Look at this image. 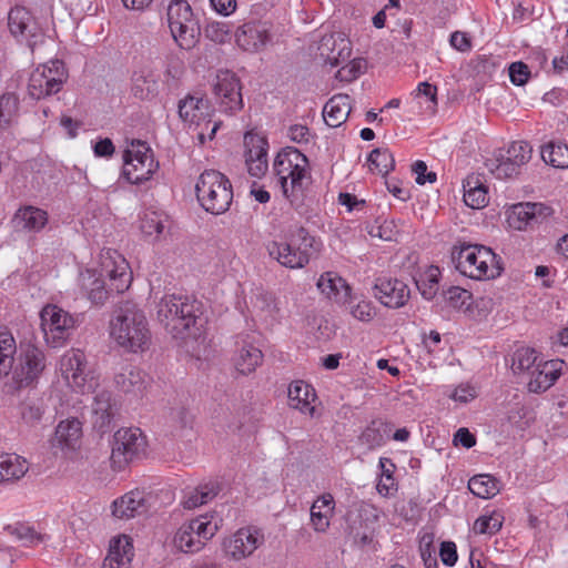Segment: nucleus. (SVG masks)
Listing matches in <instances>:
<instances>
[{"label":"nucleus","instance_id":"f257e3e1","mask_svg":"<svg viewBox=\"0 0 568 568\" xmlns=\"http://www.w3.org/2000/svg\"><path fill=\"white\" fill-rule=\"evenodd\" d=\"M156 315L165 331L176 339L196 338L205 323L202 302L183 295L163 296Z\"/></svg>","mask_w":568,"mask_h":568},{"label":"nucleus","instance_id":"f03ea898","mask_svg":"<svg viewBox=\"0 0 568 568\" xmlns=\"http://www.w3.org/2000/svg\"><path fill=\"white\" fill-rule=\"evenodd\" d=\"M307 165V158L294 146L283 148L273 163L283 193L296 210L304 205V192L311 182Z\"/></svg>","mask_w":568,"mask_h":568},{"label":"nucleus","instance_id":"7ed1b4c3","mask_svg":"<svg viewBox=\"0 0 568 568\" xmlns=\"http://www.w3.org/2000/svg\"><path fill=\"white\" fill-rule=\"evenodd\" d=\"M111 336L128 352L136 353L149 348L151 332L144 312L135 304L125 302L111 320Z\"/></svg>","mask_w":568,"mask_h":568},{"label":"nucleus","instance_id":"20e7f679","mask_svg":"<svg viewBox=\"0 0 568 568\" xmlns=\"http://www.w3.org/2000/svg\"><path fill=\"white\" fill-rule=\"evenodd\" d=\"M450 258L455 268L473 280H489L503 272L501 260L490 247L463 243L452 250Z\"/></svg>","mask_w":568,"mask_h":568},{"label":"nucleus","instance_id":"39448f33","mask_svg":"<svg viewBox=\"0 0 568 568\" xmlns=\"http://www.w3.org/2000/svg\"><path fill=\"white\" fill-rule=\"evenodd\" d=\"M318 251L320 243L303 226L291 232L284 242L267 244L268 255L287 268H303Z\"/></svg>","mask_w":568,"mask_h":568},{"label":"nucleus","instance_id":"423d86ee","mask_svg":"<svg viewBox=\"0 0 568 568\" xmlns=\"http://www.w3.org/2000/svg\"><path fill=\"white\" fill-rule=\"evenodd\" d=\"M44 368L45 356L43 352L31 344L21 345L17 361L12 357V367L8 372L11 375L4 384L6 393L13 395L23 388L33 387Z\"/></svg>","mask_w":568,"mask_h":568},{"label":"nucleus","instance_id":"0eeeda50","mask_svg":"<svg viewBox=\"0 0 568 568\" xmlns=\"http://www.w3.org/2000/svg\"><path fill=\"white\" fill-rule=\"evenodd\" d=\"M195 193L201 206L215 215L226 212L233 200L230 180L215 170H205L200 175Z\"/></svg>","mask_w":568,"mask_h":568},{"label":"nucleus","instance_id":"6e6552de","mask_svg":"<svg viewBox=\"0 0 568 568\" xmlns=\"http://www.w3.org/2000/svg\"><path fill=\"white\" fill-rule=\"evenodd\" d=\"M171 34L183 50L195 47L201 34L197 18L186 0H171L166 10Z\"/></svg>","mask_w":568,"mask_h":568},{"label":"nucleus","instance_id":"1a4fd4ad","mask_svg":"<svg viewBox=\"0 0 568 568\" xmlns=\"http://www.w3.org/2000/svg\"><path fill=\"white\" fill-rule=\"evenodd\" d=\"M69 78L61 60H50L38 65L30 74L28 94L34 100L47 99L59 93Z\"/></svg>","mask_w":568,"mask_h":568},{"label":"nucleus","instance_id":"9d476101","mask_svg":"<svg viewBox=\"0 0 568 568\" xmlns=\"http://www.w3.org/2000/svg\"><path fill=\"white\" fill-rule=\"evenodd\" d=\"M122 175L131 184H141L152 176L158 168L149 145L142 141H133L124 151Z\"/></svg>","mask_w":568,"mask_h":568},{"label":"nucleus","instance_id":"9b49d317","mask_svg":"<svg viewBox=\"0 0 568 568\" xmlns=\"http://www.w3.org/2000/svg\"><path fill=\"white\" fill-rule=\"evenodd\" d=\"M60 369L69 385L82 394L93 392L98 386L97 379L88 367L85 355L80 349H73L63 355Z\"/></svg>","mask_w":568,"mask_h":568},{"label":"nucleus","instance_id":"f8f14e48","mask_svg":"<svg viewBox=\"0 0 568 568\" xmlns=\"http://www.w3.org/2000/svg\"><path fill=\"white\" fill-rule=\"evenodd\" d=\"M145 447V440L139 428H121L113 436L111 464L116 470H122L138 457Z\"/></svg>","mask_w":568,"mask_h":568},{"label":"nucleus","instance_id":"ddd939ff","mask_svg":"<svg viewBox=\"0 0 568 568\" xmlns=\"http://www.w3.org/2000/svg\"><path fill=\"white\" fill-rule=\"evenodd\" d=\"M40 320L45 342L52 347L61 346L74 326L73 317L57 305L43 307Z\"/></svg>","mask_w":568,"mask_h":568},{"label":"nucleus","instance_id":"4468645a","mask_svg":"<svg viewBox=\"0 0 568 568\" xmlns=\"http://www.w3.org/2000/svg\"><path fill=\"white\" fill-rule=\"evenodd\" d=\"M213 91L224 112L232 114L243 108L242 85L235 73L220 71Z\"/></svg>","mask_w":568,"mask_h":568},{"label":"nucleus","instance_id":"2eb2a0df","mask_svg":"<svg viewBox=\"0 0 568 568\" xmlns=\"http://www.w3.org/2000/svg\"><path fill=\"white\" fill-rule=\"evenodd\" d=\"M264 544V535L254 527H244L225 538L223 551L225 556L234 560H241L251 556Z\"/></svg>","mask_w":568,"mask_h":568},{"label":"nucleus","instance_id":"dca6fc26","mask_svg":"<svg viewBox=\"0 0 568 568\" xmlns=\"http://www.w3.org/2000/svg\"><path fill=\"white\" fill-rule=\"evenodd\" d=\"M8 27L14 38L24 41L31 49L42 39L40 27L24 7L17 6L9 11Z\"/></svg>","mask_w":568,"mask_h":568},{"label":"nucleus","instance_id":"f3484780","mask_svg":"<svg viewBox=\"0 0 568 568\" xmlns=\"http://www.w3.org/2000/svg\"><path fill=\"white\" fill-rule=\"evenodd\" d=\"M317 51L325 65L337 67L349 59L352 43L342 32L324 34L320 40Z\"/></svg>","mask_w":568,"mask_h":568},{"label":"nucleus","instance_id":"a211bd4d","mask_svg":"<svg viewBox=\"0 0 568 568\" xmlns=\"http://www.w3.org/2000/svg\"><path fill=\"white\" fill-rule=\"evenodd\" d=\"M374 296L386 307L399 308L409 298L408 286L397 278L378 277L373 287Z\"/></svg>","mask_w":568,"mask_h":568},{"label":"nucleus","instance_id":"6ab92c4d","mask_svg":"<svg viewBox=\"0 0 568 568\" xmlns=\"http://www.w3.org/2000/svg\"><path fill=\"white\" fill-rule=\"evenodd\" d=\"M244 145L246 148L245 163L247 165L248 173L254 178L263 176L268 168V142L266 138L247 132L244 135Z\"/></svg>","mask_w":568,"mask_h":568},{"label":"nucleus","instance_id":"aec40b11","mask_svg":"<svg viewBox=\"0 0 568 568\" xmlns=\"http://www.w3.org/2000/svg\"><path fill=\"white\" fill-rule=\"evenodd\" d=\"M235 40L244 51L258 52L271 41L270 27L262 21L245 22L237 28Z\"/></svg>","mask_w":568,"mask_h":568},{"label":"nucleus","instance_id":"412c9836","mask_svg":"<svg viewBox=\"0 0 568 568\" xmlns=\"http://www.w3.org/2000/svg\"><path fill=\"white\" fill-rule=\"evenodd\" d=\"M551 213L552 209L542 203H518L513 205L508 222L511 227L521 231L541 223Z\"/></svg>","mask_w":568,"mask_h":568},{"label":"nucleus","instance_id":"4be33fe9","mask_svg":"<svg viewBox=\"0 0 568 568\" xmlns=\"http://www.w3.org/2000/svg\"><path fill=\"white\" fill-rule=\"evenodd\" d=\"M119 406L112 393L105 389L98 392L92 403V424L101 434L111 429L118 415Z\"/></svg>","mask_w":568,"mask_h":568},{"label":"nucleus","instance_id":"5701e85b","mask_svg":"<svg viewBox=\"0 0 568 568\" xmlns=\"http://www.w3.org/2000/svg\"><path fill=\"white\" fill-rule=\"evenodd\" d=\"M151 496L132 490L112 503V515L119 519H131L149 511Z\"/></svg>","mask_w":568,"mask_h":568},{"label":"nucleus","instance_id":"b1692460","mask_svg":"<svg viewBox=\"0 0 568 568\" xmlns=\"http://www.w3.org/2000/svg\"><path fill=\"white\" fill-rule=\"evenodd\" d=\"M562 366L564 362L559 359L539 361L538 366L529 375L528 390L540 394L549 389L561 375Z\"/></svg>","mask_w":568,"mask_h":568},{"label":"nucleus","instance_id":"393cba45","mask_svg":"<svg viewBox=\"0 0 568 568\" xmlns=\"http://www.w3.org/2000/svg\"><path fill=\"white\" fill-rule=\"evenodd\" d=\"M179 116L185 123L195 124L201 126L205 122L206 125L211 120L206 121L210 115L209 102L203 98L187 95L179 102Z\"/></svg>","mask_w":568,"mask_h":568},{"label":"nucleus","instance_id":"a878e982","mask_svg":"<svg viewBox=\"0 0 568 568\" xmlns=\"http://www.w3.org/2000/svg\"><path fill=\"white\" fill-rule=\"evenodd\" d=\"M317 288L328 300L336 303H347L351 294V287L346 281L335 272L323 273L317 283Z\"/></svg>","mask_w":568,"mask_h":568},{"label":"nucleus","instance_id":"bb28decb","mask_svg":"<svg viewBox=\"0 0 568 568\" xmlns=\"http://www.w3.org/2000/svg\"><path fill=\"white\" fill-rule=\"evenodd\" d=\"M80 287L87 297L95 305H103L109 298V290L101 274L94 270L80 273Z\"/></svg>","mask_w":568,"mask_h":568},{"label":"nucleus","instance_id":"cd10ccee","mask_svg":"<svg viewBox=\"0 0 568 568\" xmlns=\"http://www.w3.org/2000/svg\"><path fill=\"white\" fill-rule=\"evenodd\" d=\"M48 222L45 211L34 207L24 206L17 211L12 219V223L17 231L39 232Z\"/></svg>","mask_w":568,"mask_h":568},{"label":"nucleus","instance_id":"c85d7f7f","mask_svg":"<svg viewBox=\"0 0 568 568\" xmlns=\"http://www.w3.org/2000/svg\"><path fill=\"white\" fill-rule=\"evenodd\" d=\"M236 344L239 347L234 357L235 368L243 375L251 374L262 363L263 354L260 348L244 338Z\"/></svg>","mask_w":568,"mask_h":568},{"label":"nucleus","instance_id":"c756f323","mask_svg":"<svg viewBox=\"0 0 568 568\" xmlns=\"http://www.w3.org/2000/svg\"><path fill=\"white\" fill-rule=\"evenodd\" d=\"M351 97L347 94H336L332 97L323 109V116L326 124L331 128L342 125L351 112Z\"/></svg>","mask_w":568,"mask_h":568},{"label":"nucleus","instance_id":"7c9ffc66","mask_svg":"<svg viewBox=\"0 0 568 568\" xmlns=\"http://www.w3.org/2000/svg\"><path fill=\"white\" fill-rule=\"evenodd\" d=\"M315 397L316 394L312 385L303 381L292 382L288 386V404L292 408L302 413L313 414L314 406H312V403Z\"/></svg>","mask_w":568,"mask_h":568},{"label":"nucleus","instance_id":"2f4dec72","mask_svg":"<svg viewBox=\"0 0 568 568\" xmlns=\"http://www.w3.org/2000/svg\"><path fill=\"white\" fill-rule=\"evenodd\" d=\"M114 383L124 393L139 394L145 387L146 374L135 366L128 365L114 376Z\"/></svg>","mask_w":568,"mask_h":568},{"label":"nucleus","instance_id":"473e14b6","mask_svg":"<svg viewBox=\"0 0 568 568\" xmlns=\"http://www.w3.org/2000/svg\"><path fill=\"white\" fill-rule=\"evenodd\" d=\"M463 190L464 202L467 206L471 209H481L488 203L487 186L481 182L478 175H468L463 181Z\"/></svg>","mask_w":568,"mask_h":568},{"label":"nucleus","instance_id":"72a5a7b5","mask_svg":"<svg viewBox=\"0 0 568 568\" xmlns=\"http://www.w3.org/2000/svg\"><path fill=\"white\" fill-rule=\"evenodd\" d=\"M392 425L382 419L372 420L359 436V442L368 447L375 449L383 446L389 438Z\"/></svg>","mask_w":568,"mask_h":568},{"label":"nucleus","instance_id":"f704fd0d","mask_svg":"<svg viewBox=\"0 0 568 568\" xmlns=\"http://www.w3.org/2000/svg\"><path fill=\"white\" fill-rule=\"evenodd\" d=\"M333 505L334 498L331 494H324L313 503L311 521L316 531L324 532L328 528Z\"/></svg>","mask_w":568,"mask_h":568},{"label":"nucleus","instance_id":"c9c22d12","mask_svg":"<svg viewBox=\"0 0 568 568\" xmlns=\"http://www.w3.org/2000/svg\"><path fill=\"white\" fill-rule=\"evenodd\" d=\"M27 470L26 459L14 454L0 453V483L20 479Z\"/></svg>","mask_w":568,"mask_h":568},{"label":"nucleus","instance_id":"e433bc0d","mask_svg":"<svg viewBox=\"0 0 568 568\" xmlns=\"http://www.w3.org/2000/svg\"><path fill=\"white\" fill-rule=\"evenodd\" d=\"M440 270L430 265L418 276L414 277L415 284L422 296L428 301L433 300L439 290Z\"/></svg>","mask_w":568,"mask_h":568},{"label":"nucleus","instance_id":"4c0bfd02","mask_svg":"<svg viewBox=\"0 0 568 568\" xmlns=\"http://www.w3.org/2000/svg\"><path fill=\"white\" fill-rule=\"evenodd\" d=\"M220 491V485L216 481H210L203 485H200L195 489L189 491L182 505L186 509H194L199 506L207 504L212 500Z\"/></svg>","mask_w":568,"mask_h":568},{"label":"nucleus","instance_id":"58836bf2","mask_svg":"<svg viewBox=\"0 0 568 568\" xmlns=\"http://www.w3.org/2000/svg\"><path fill=\"white\" fill-rule=\"evenodd\" d=\"M468 488L475 496L489 499L499 493V481L489 474H479L469 479Z\"/></svg>","mask_w":568,"mask_h":568},{"label":"nucleus","instance_id":"ea45409f","mask_svg":"<svg viewBox=\"0 0 568 568\" xmlns=\"http://www.w3.org/2000/svg\"><path fill=\"white\" fill-rule=\"evenodd\" d=\"M538 364V354L534 348L520 347L511 356V369L516 375H530Z\"/></svg>","mask_w":568,"mask_h":568},{"label":"nucleus","instance_id":"a19ab883","mask_svg":"<svg viewBox=\"0 0 568 568\" xmlns=\"http://www.w3.org/2000/svg\"><path fill=\"white\" fill-rule=\"evenodd\" d=\"M541 158L545 163L558 168H568V145L550 141L541 148Z\"/></svg>","mask_w":568,"mask_h":568},{"label":"nucleus","instance_id":"79ce46f5","mask_svg":"<svg viewBox=\"0 0 568 568\" xmlns=\"http://www.w3.org/2000/svg\"><path fill=\"white\" fill-rule=\"evenodd\" d=\"M82 434L78 419L60 422L55 429L57 440L67 448H75Z\"/></svg>","mask_w":568,"mask_h":568},{"label":"nucleus","instance_id":"37998d69","mask_svg":"<svg viewBox=\"0 0 568 568\" xmlns=\"http://www.w3.org/2000/svg\"><path fill=\"white\" fill-rule=\"evenodd\" d=\"M120 257V262H114L113 267L108 270V276L110 280L111 290H115L116 293H123L126 291L132 282V273L129 271V265L124 258Z\"/></svg>","mask_w":568,"mask_h":568},{"label":"nucleus","instance_id":"c03bdc74","mask_svg":"<svg viewBox=\"0 0 568 568\" xmlns=\"http://www.w3.org/2000/svg\"><path fill=\"white\" fill-rule=\"evenodd\" d=\"M132 546L129 541V539L124 536L123 539L119 538L115 539L111 546H110V552L108 557L104 559V562L101 568H115L113 566V562H115L118 566L124 565L126 562H130L129 552L131 550Z\"/></svg>","mask_w":568,"mask_h":568},{"label":"nucleus","instance_id":"a18cd8bd","mask_svg":"<svg viewBox=\"0 0 568 568\" xmlns=\"http://www.w3.org/2000/svg\"><path fill=\"white\" fill-rule=\"evenodd\" d=\"M367 162L371 171H376L382 175H386L394 170L395 160L393 153L388 149L376 148L368 158Z\"/></svg>","mask_w":568,"mask_h":568},{"label":"nucleus","instance_id":"49530a36","mask_svg":"<svg viewBox=\"0 0 568 568\" xmlns=\"http://www.w3.org/2000/svg\"><path fill=\"white\" fill-rule=\"evenodd\" d=\"M209 539L192 534L186 528H179L174 537L175 546L185 554H193L203 548Z\"/></svg>","mask_w":568,"mask_h":568},{"label":"nucleus","instance_id":"de8ad7c7","mask_svg":"<svg viewBox=\"0 0 568 568\" xmlns=\"http://www.w3.org/2000/svg\"><path fill=\"white\" fill-rule=\"evenodd\" d=\"M168 217L156 211H145L141 217V231L149 236L160 235L165 229Z\"/></svg>","mask_w":568,"mask_h":568},{"label":"nucleus","instance_id":"09e8293b","mask_svg":"<svg viewBox=\"0 0 568 568\" xmlns=\"http://www.w3.org/2000/svg\"><path fill=\"white\" fill-rule=\"evenodd\" d=\"M132 93L141 100H149L158 93V82L149 75L134 74L132 79Z\"/></svg>","mask_w":568,"mask_h":568},{"label":"nucleus","instance_id":"8fccbe9b","mask_svg":"<svg viewBox=\"0 0 568 568\" xmlns=\"http://www.w3.org/2000/svg\"><path fill=\"white\" fill-rule=\"evenodd\" d=\"M19 103V98L13 92H6L0 95V120L8 129L18 115Z\"/></svg>","mask_w":568,"mask_h":568},{"label":"nucleus","instance_id":"3c124183","mask_svg":"<svg viewBox=\"0 0 568 568\" xmlns=\"http://www.w3.org/2000/svg\"><path fill=\"white\" fill-rule=\"evenodd\" d=\"M486 166L497 179H510L520 172L518 168L504 156L503 152L495 159L487 160Z\"/></svg>","mask_w":568,"mask_h":568},{"label":"nucleus","instance_id":"603ef678","mask_svg":"<svg viewBox=\"0 0 568 568\" xmlns=\"http://www.w3.org/2000/svg\"><path fill=\"white\" fill-rule=\"evenodd\" d=\"M532 149L529 143L524 141L513 142L505 151L504 156L519 170L528 163L531 158Z\"/></svg>","mask_w":568,"mask_h":568},{"label":"nucleus","instance_id":"864d4df0","mask_svg":"<svg viewBox=\"0 0 568 568\" xmlns=\"http://www.w3.org/2000/svg\"><path fill=\"white\" fill-rule=\"evenodd\" d=\"M17 352L16 341L10 334H0V377L12 367V355Z\"/></svg>","mask_w":568,"mask_h":568},{"label":"nucleus","instance_id":"5fc2aeb1","mask_svg":"<svg viewBox=\"0 0 568 568\" xmlns=\"http://www.w3.org/2000/svg\"><path fill=\"white\" fill-rule=\"evenodd\" d=\"M503 520V515L496 511L489 516H480L474 523V531L476 534L494 535L500 530Z\"/></svg>","mask_w":568,"mask_h":568},{"label":"nucleus","instance_id":"6e6d98bb","mask_svg":"<svg viewBox=\"0 0 568 568\" xmlns=\"http://www.w3.org/2000/svg\"><path fill=\"white\" fill-rule=\"evenodd\" d=\"M180 528H186L191 535L195 534L197 537L203 539H211L217 530V526L215 524H212L203 517L192 519L189 523L183 524Z\"/></svg>","mask_w":568,"mask_h":568},{"label":"nucleus","instance_id":"4d7b16f0","mask_svg":"<svg viewBox=\"0 0 568 568\" xmlns=\"http://www.w3.org/2000/svg\"><path fill=\"white\" fill-rule=\"evenodd\" d=\"M366 69V61L364 59H353L346 65L342 67L336 77L346 82L357 79Z\"/></svg>","mask_w":568,"mask_h":568},{"label":"nucleus","instance_id":"13d9d810","mask_svg":"<svg viewBox=\"0 0 568 568\" xmlns=\"http://www.w3.org/2000/svg\"><path fill=\"white\" fill-rule=\"evenodd\" d=\"M446 302L454 308H462L471 297V293L459 286H450L443 292Z\"/></svg>","mask_w":568,"mask_h":568},{"label":"nucleus","instance_id":"bf43d9fd","mask_svg":"<svg viewBox=\"0 0 568 568\" xmlns=\"http://www.w3.org/2000/svg\"><path fill=\"white\" fill-rule=\"evenodd\" d=\"M204 33L206 38L216 43H225L230 39V29L225 22H209L204 28Z\"/></svg>","mask_w":568,"mask_h":568},{"label":"nucleus","instance_id":"052dcab7","mask_svg":"<svg viewBox=\"0 0 568 568\" xmlns=\"http://www.w3.org/2000/svg\"><path fill=\"white\" fill-rule=\"evenodd\" d=\"M530 77L529 67L521 62H513L509 65V78L515 85H524Z\"/></svg>","mask_w":568,"mask_h":568},{"label":"nucleus","instance_id":"680f3d73","mask_svg":"<svg viewBox=\"0 0 568 568\" xmlns=\"http://www.w3.org/2000/svg\"><path fill=\"white\" fill-rule=\"evenodd\" d=\"M11 534L16 535L26 546L37 545L43 541V537L40 534L27 526L13 528Z\"/></svg>","mask_w":568,"mask_h":568},{"label":"nucleus","instance_id":"e2e57ef3","mask_svg":"<svg viewBox=\"0 0 568 568\" xmlns=\"http://www.w3.org/2000/svg\"><path fill=\"white\" fill-rule=\"evenodd\" d=\"M368 233L372 236H378L385 241H392L397 234V230L393 221H384L379 225H373Z\"/></svg>","mask_w":568,"mask_h":568},{"label":"nucleus","instance_id":"0e129e2a","mask_svg":"<svg viewBox=\"0 0 568 568\" xmlns=\"http://www.w3.org/2000/svg\"><path fill=\"white\" fill-rule=\"evenodd\" d=\"M413 172L416 174V183L419 185L428 183H435L437 175L435 172H427V165L424 161H416L413 164Z\"/></svg>","mask_w":568,"mask_h":568},{"label":"nucleus","instance_id":"69168bd1","mask_svg":"<svg viewBox=\"0 0 568 568\" xmlns=\"http://www.w3.org/2000/svg\"><path fill=\"white\" fill-rule=\"evenodd\" d=\"M439 556L444 565L454 566L458 559L457 548L453 541H443L439 548Z\"/></svg>","mask_w":568,"mask_h":568},{"label":"nucleus","instance_id":"338daca9","mask_svg":"<svg viewBox=\"0 0 568 568\" xmlns=\"http://www.w3.org/2000/svg\"><path fill=\"white\" fill-rule=\"evenodd\" d=\"M351 314L358 321L368 322L373 320L375 313L372 304L366 301H362L356 305L351 306Z\"/></svg>","mask_w":568,"mask_h":568},{"label":"nucleus","instance_id":"774afa93","mask_svg":"<svg viewBox=\"0 0 568 568\" xmlns=\"http://www.w3.org/2000/svg\"><path fill=\"white\" fill-rule=\"evenodd\" d=\"M453 444L469 449L476 445V437L468 428L462 427L455 433Z\"/></svg>","mask_w":568,"mask_h":568}]
</instances>
